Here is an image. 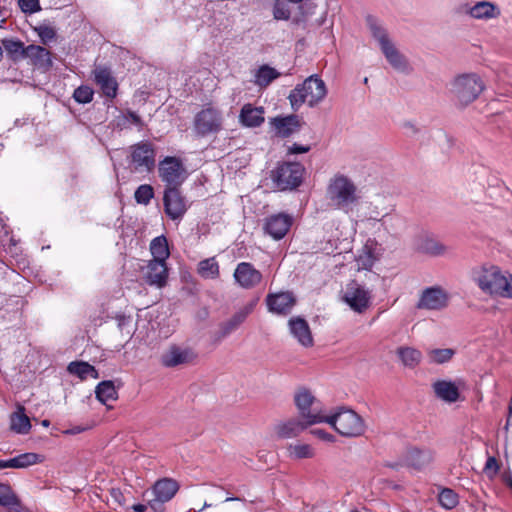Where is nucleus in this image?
I'll use <instances>...</instances> for the list:
<instances>
[{"instance_id": "30", "label": "nucleus", "mask_w": 512, "mask_h": 512, "mask_svg": "<svg viewBox=\"0 0 512 512\" xmlns=\"http://www.w3.org/2000/svg\"><path fill=\"white\" fill-rule=\"evenodd\" d=\"M380 252L377 244L373 241H368L356 258L359 269L369 270L373 267L375 262L379 259Z\"/></svg>"}, {"instance_id": "36", "label": "nucleus", "mask_w": 512, "mask_h": 512, "mask_svg": "<svg viewBox=\"0 0 512 512\" xmlns=\"http://www.w3.org/2000/svg\"><path fill=\"white\" fill-rule=\"evenodd\" d=\"M280 76V73L269 65H262L254 72V84L260 88H266L275 79Z\"/></svg>"}, {"instance_id": "14", "label": "nucleus", "mask_w": 512, "mask_h": 512, "mask_svg": "<svg viewBox=\"0 0 512 512\" xmlns=\"http://www.w3.org/2000/svg\"><path fill=\"white\" fill-rule=\"evenodd\" d=\"M143 280L157 288H162L166 285L168 278V269L166 262L151 259L140 267Z\"/></svg>"}, {"instance_id": "20", "label": "nucleus", "mask_w": 512, "mask_h": 512, "mask_svg": "<svg viewBox=\"0 0 512 512\" xmlns=\"http://www.w3.org/2000/svg\"><path fill=\"white\" fill-rule=\"evenodd\" d=\"M292 225V218L283 213L272 215L266 219L264 230L275 240L282 239Z\"/></svg>"}, {"instance_id": "21", "label": "nucleus", "mask_w": 512, "mask_h": 512, "mask_svg": "<svg viewBox=\"0 0 512 512\" xmlns=\"http://www.w3.org/2000/svg\"><path fill=\"white\" fill-rule=\"evenodd\" d=\"M464 11L471 18L476 20L496 19L501 15L500 8L489 1H478L473 5H465Z\"/></svg>"}, {"instance_id": "2", "label": "nucleus", "mask_w": 512, "mask_h": 512, "mask_svg": "<svg viewBox=\"0 0 512 512\" xmlns=\"http://www.w3.org/2000/svg\"><path fill=\"white\" fill-rule=\"evenodd\" d=\"M327 95L325 82L317 75H311L304 80L302 84L297 85L291 90L288 99L294 111H297L302 105L309 107L318 105Z\"/></svg>"}, {"instance_id": "27", "label": "nucleus", "mask_w": 512, "mask_h": 512, "mask_svg": "<svg viewBox=\"0 0 512 512\" xmlns=\"http://www.w3.org/2000/svg\"><path fill=\"white\" fill-rule=\"evenodd\" d=\"M433 459V452L427 448L412 447L405 454V463L418 470L428 466Z\"/></svg>"}, {"instance_id": "48", "label": "nucleus", "mask_w": 512, "mask_h": 512, "mask_svg": "<svg viewBox=\"0 0 512 512\" xmlns=\"http://www.w3.org/2000/svg\"><path fill=\"white\" fill-rule=\"evenodd\" d=\"M154 196V190L151 185H140L134 194L135 200L139 204L147 205Z\"/></svg>"}, {"instance_id": "47", "label": "nucleus", "mask_w": 512, "mask_h": 512, "mask_svg": "<svg viewBox=\"0 0 512 512\" xmlns=\"http://www.w3.org/2000/svg\"><path fill=\"white\" fill-rule=\"evenodd\" d=\"M18 499L8 484L0 483V506H15Z\"/></svg>"}, {"instance_id": "15", "label": "nucleus", "mask_w": 512, "mask_h": 512, "mask_svg": "<svg viewBox=\"0 0 512 512\" xmlns=\"http://www.w3.org/2000/svg\"><path fill=\"white\" fill-rule=\"evenodd\" d=\"M164 209L173 220L181 219L187 210L184 197L176 187H167L164 192Z\"/></svg>"}, {"instance_id": "52", "label": "nucleus", "mask_w": 512, "mask_h": 512, "mask_svg": "<svg viewBox=\"0 0 512 512\" xmlns=\"http://www.w3.org/2000/svg\"><path fill=\"white\" fill-rule=\"evenodd\" d=\"M35 31L44 44L52 41L56 36L55 29L49 25H40L35 28Z\"/></svg>"}, {"instance_id": "5", "label": "nucleus", "mask_w": 512, "mask_h": 512, "mask_svg": "<svg viewBox=\"0 0 512 512\" xmlns=\"http://www.w3.org/2000/svg\"><path fill=\"white\" fill-rule=\"evenodd\" d=\"M484 90V83L475 73L458 75L451 82L450 92L462 106L475 101Z\"/></svg>"}, {"instance_id": "4", "label": "nucleus", "mask_w": 512, "mask_h": 512, "mask_svg": "<svg viewBox=\"0 0 512 512\" xmlns=\"http://www.w3.org/2000/svg\"><path fill=\"white\" fill-rule=\"evenodd\" d=\"M323 423L329 424L336 432L344 437H359L364 434V420L356 412L341 408L337 412L325 413Z\"/></svg>"}, {"instance_id": "62", "label": "nucleus", "mask_w": 512, "mask_h": 512, "mask_svg": "<svg viewBox=\"0 0 512 512\" xmlns=\"http://www.w3.org/2000/svg\"><path fill=\"white\" fill-rule=\"evenodd\" d=\"M85 429L80 427V426H76L70 430H67L65 433L67 434H77V433H81L83 432Z\"/></svg>"}, {"instance_id": "56", "label": "nucleus", "mask_w": 512, "mask_h": 512, "mask_svg": "<svg viewBox=\"0 0 512 512\" xmlns=\"http://www.w3.org/2000/svg\"><path fill=\"white\" fill-rule=\"evenodd\" d=\"M402 129L407 136H414L419 132V128L413 121H404L402 123Z\"/></svg>"}, {"instance_id": "10", "label": "nucleus", "mask_w": 512, "mask_h": 512, "mask_svg": "<svg viewBox=\"0 0 512 512\" xmlns=\"http://www.w3.org/2000/svg\"><path fill=\"white\" fill-rule=\"evenodd\" d=\"M448 303V292L440 286H432L421 291L416 307L421 310L441 311Z\"/></svg>"}, {"instance_id": "19", "label": "nucleus", "mask_w": 512, "mask_h": 512, "mask_svg": "<svg viewBox=\"0 0 512 512\" xmlns=\"http://www.w3.org/2000/svg\"><path fill=\"white\" fill-rule=\"evenodd\" d=\"M296 303L295 296L291 292L269 293L266 296V304L269 312L285 315L291 312Z\"/></svg>"}, {"instance_id": "51", "label": "nucleus", "mask_w": 512, "mask_h": 512, "mask_svg": "<svg viewBox=\"0 0 512 512\" xmlns=\"http://www.w3.org/2000/svg\"><path fill=\"white\" fill-rule=\"evenodd\" d=\"M93 94L94 92L89 86H80L74 91L73 98L78 103L86 104L92 101Z\"/></svg>"}, {"instance_id": "44", "label": "nucleus", "mask_w": 512, "mask_h": 512, "mask_svg": "<svg viewBox=\"0 0 512 512\" xmlns=\"http://www.w3.org/2000/svg\"><path fill=\"white\" fill-rule=\"evenodd\" d=\"M24 58H30L34 61L35 64L41 63L43 61L50 62L49 52L45 48L37 45L27 46L25 48Z\"/></svg>"}, {"instance_id": "7", "label": "nucleus", "mask_w": 512, "mask_h": 512, "mask_svg": "<svg viewBox=\"0 0 512 512\" xmlns=\"http://www.w3.org/2000/svg\"><path fill=\"white\" fill-rule=\"evenodd\" d=\"M223 126L222 112L213 106H207L199 111L193 121V130L199 137L216 134Z\"/></svg>"}, {"instance_id": "41", "label": "nucleus", "mask_w": 512, "mask_h": 512, "mask_svg": "<svg viewBox=\"0 0 512 512\" xmlns=\"http://www.w3.org/2000/svg\"><path fill=\"white\" fill-rule=\"evenodd\" d=\"M95 394L97 399L103 404L117 399V391L112 381L99 383L96 387Z\"/></svg>"}, {"instance_id": "54", "label": "nucleus", "mask_w": 512, "mask_h": 512, "mask_svg": "<svg viewBox=\"0 0 512 512\" xmlns=\"http://www.w3.org/2000/svg\"><path fill=\"white\" fill-rule=\"evenodd\" d=\"M18 4L25 13H35L41 9L39 0H19Z\"/></svg>"}, {"instance_id": "3", "label": "nucleus", "mask_w": 512, "mask_h": 512, "mask_svg": "<svg viewBox=\"0 0 512 512\" xmlns=\"http://www.w3.org/2000/svg\"><path fill=\"white\" fill-rule=\"evenodd\" d=\"M511 273L494 265L482 266L473 271V280L480 290L490 296L502 297L507 292Z\"/></svg>"}, {"instance_id": "45", "label": "nucleus", "mask_w": 512, "mask_h": 512, "mask_svg": "<svg viewBox=\"0 0 512 512\" xmlns=\"http://www.w3.org/2000/svg\"><path fill=\"white\" fill-rule=\"evenodd\" d=\"M257 304L258 298H253L241 305L232 316L235 317L241 324H243L249 315L253 313Z\"/></svg>"}, {"instance_id": "58", "label": "nucleus", "mask_w": 512, "mask_h": 512, "mask_svg": "<svg viewBox=\"0 0 512 512\" xmlns=\"http://www.w3.org/2000/svg\"><path fill=\"white\" fill-rule=\"evenodd\" d=\"M485 471L487 473H491L492 475L496 474L498 471V464L494 457H489L485 464Z\"/></svg>"}, {"instance_id": "33", "label": "nucleus", "mask_w": 512, "mask_h": 512, "mask_svg": "<svg viewBox=\"0 0 512 512\" xmlns=\"http://www.w3.org/2000/svg\"><path fill=\"white\" fill-rule=\"evenodd\" d=\"M366 25L371 36L378 43L380 50L392 43L387 31L377 18L371 15L367 16Z\"/></svg>"}, {"instance_id": "57", "label": "nucleus", "mask_w": 512, "mask_h": 512, "mask_svg": "<svg viewBox=\"0 0 512 512\" xmlns=\"http://www.w3.org/2000/svg\"><path fill=\"white\" fill-rule=\"evenodd\" d=\"M312 435L316 436L317 438L327 441V442H334L335 438L332 434L327 433L323 429H313L310 431Z\"/></svg>"}, {"instance_id": "24", "label": "nucleus", "mask_w": 512, "mask_h": 512, "mask_svg": "<svg viewBox=\"0 0 512 512\" xmlns=\"http://www.w3.org/2000/svg\"><path fill=\"white\" fill-rule=\"evenodd\" d=\"M291 335L304 347L313 345V337L308 323L301 317H293L288 322Z\"/></svg>"}, {"instance_id": "31", "label": "nucleus", "mask_w": 512, "mask_h": 512, "mask_svg": "<svg viewBox=\"0 0 512 512\" xmlns=\"http://www.w3.org/2000/svg\"><path fill=\"white\" fill-rule=\"evenodd\" d=\"M435 395L448 403L456 402L459 399V390L455 383L446 380H438L433 383Z\"/></svg>"}, {"instance_id": "9", "label": "nucleus", "mask_w": 512, "mask_h": 512, "mask_svg": "<svg viewBox=\"0 0 512 512\" xmlns=\"http://www.w3.org/2000/svg\"><path fill=\"white\" fill-rule=\"evenodd\" d=\"M303 172L300 163H283L272 172V179L280 190L293 189L300 185Z\"/></svg>"}, {"instance_id": "34", "label": "nucleus", "mask_w": 512, "mask_h": 512, "mask_svg": "<svg viewBox=\"0 0 512 512\" xmlns=\"http://www.w3.org/2000/svg\"><path fill=\"white\" fill-rule=\"evenodd\" d=\"M396 355L401 364L413 369L418 366L422 360V353L420 350L411 346H400L396 349Z\"/></svg>"}, {"instance_id": "42", "label": "nucleus", "mask_w": 512, "mask_h": 512, "mask_svg": "<svg viewBox=\"0 0 512 512\" xmlns=\"http://www.w3.org/2000/svg\"><path fill=\"white\" fill-rule=\"evenodd\" d=\"M386 197L378 196L370 203L373 209L370 212V218L374 220H381L391 212V205Z\"/></svg>"}, {"instance_id": "18", "label": "nucleus", "mask_w": 512, "mask_h": 512, "mask_svg": "<svg viewBox=\"0 0 512 512\" xmlns=\"http://www.w3.org/2000/svg\"><path fill=\"white\" fill-rule=\"evenodd\" d=\"M195 358L196 354L190 348L173 345L162 354L161 362L165 367H176L191 363Z\"/></svg>"}, {"instance_id": "32", "label": "nucleus", "mask_w": 512, "mask_h": 512, "mask_svg": "<svg viewBox=\"0 0 512 512\" xmlns=\"http://www.w3.org/2000/svg\"><path fill=\"white\" fill-rule=\"evenodd\" d=\"M366 25L371 36L378 43L380 50L392 43L387 31L377 18L371 15L367 16Z\"/></svg>"}, {"instance_id": "35", "label": "nucleus", "mask_w": 512, "mask_h": 512, "mask_svg": "<svg viewBox=\"0 0 512 512\" xmlns=\"http://www.w3.org/2000/svg\"><path fill=\"white\" fill-rule=\"evenodd\" d=\"M10 428L18 434H27L31 429L29 417L25 414V409L19 406L10 417Z\"/></svg>"}, {"instance_id": "28", "label": "nucleus", "mask_w": 512, "mask_h": 512, "mask_svg": "<svg viewBox=\"0 0 512 512\" xmlns=\"http://www.w3.org/2000/svg\"><path fill=\"white\" fill-rule=\"evenodd\" d=\"M264 120V108L254 107L251 104H245L239 114V122L248 128L259 127Z\"/></svg>"}, {"instance_id": "43", "label": "nucleus", "mask_w": 512, "mask_h": 512, "mask_svg": "<svg viewBox=\"0 0 512 512\" xmlns=\"http://www.w3.org/2000/svg\"><path fill=\"white\" fill-rule=\"evenodd\" d=\"M198 273L205 279L217 278L219 276V265L215 258H208L199 262Z\"/></svg>"}, {"instance_id": "40", "label": "nucleus", "mask_w": 512, "mask_h": 512, "mask_svg": "<svg viewBox=\"0 0 512 512\" xmlns=\"http://www.w3.org/2000/svg\"><path fill=\"white\" fill-rule=\"evenodd\" d=\"M150 251L154 260L166 262L170 254L167 239L164 236L154 238L150 243Z\"/></svg>"}, {"instance_id": "25", "label": "nucleus", "mask_w": 512, "mask_h": 512, "mask_svg": "<svg viewBox=\"0 0 512 512\" xmlns=\"http://www.w3.org/2000/svg\"><path fill=\"white\" fill-rule=\"evenodd\" d=\"M381 51L394 70L403 74H408L411 72L412 69L408 60L399 51L393 42L386 47H383Z\"/></svg>"}, {"instance_id": "60", "label": "nucleus", "mask_w": 512, "mask_h": 512, "mask_svg": "<svg viewBox=\"0 0 512 512\" xmlns=\"http://www.w3.org/2000/svg\"><path fill=\"white\" fill-rule=\"evenodd\" d=\"M127 119L131 123L136 124V125H139L141 123L140 117L136 113H134V112H129L128 115H127Z\"/></svg>"}, {"instance_id": "53", "label": "nucleus", "mask_w": 512, "mask_h": 512, "mask_svg": "<svg viewBox=\"0 0 512 512\" xmlns=\"http://www.w3.org/2000/svg\"><path fill=\"white\" fill-rule=\"evenodd\" d=\"M273 16L276 20H287L290 17V10L284 3L276 2L273 8Z\"/></svg>"}, {"instance_id": "12", "label": "nucleus", "mask_w": 512, "mask_h": 512, "mask_svg": "<svg viewBox=\"0 0 512 512\" xmlns=\"http://www.w3.org/2000/svg\"><path fill=\"white\" fill-rule=\"evenodd\" d=\"M131 169L135 172H148L155 164V154L148 143H138L131 147Z\"/></svg>"}, {"instance_id": "64", "label": "nucleus", "mask_w": 512, "mask_h": 512, "mask_svg": "<svg viewBox=\"0 0 512 512\" xmlns=\"http://www.w3.org/2000/svg\"><path fill=\"white\" fill-rule=\"evenodd\" d=\"M238 500H240V498H238V497H228V498H226L225 501L229 502V501H238Z\"/></svg>"}, {"instance_id": "16", "label": "nucleus", "mask_w": 512, "mask_h": 512, "mask_svg": "<svg viewBox=\"0 0 512 512\" xmlns=\"http://www.w3.org/2000/svg\"><path fill=\"white\" fill-rule=\"evenodd\" d=\"M233 277L235 282L243 289H252L262 281V273L249 262L237 264Z\"/></svg>"}, {"instance_id": "49", "label": "nucleus", "mask_w": 512, "mask_h": 512, "mask_svg": "<svg viewBox=\"0 0 512 512\" xmlns=\"http://www.w3.org/2000/svg\"><path fill=\"white\" fill-rule=\"evenodd\" d=\"M242 324L233 316L228 320L221 323L218 330V338L224 339L234 331H236Z\"/></svg>"}, {"instance_id": "22", "label": "nucleus", "mask_w": 512, "mask_h": 512, "mask_svg": "<svg viewBox=\"0 0 512 512\" xmlns=\"http://www.w3.org/2000/svg\"><path fill=\"white\" fill-rule=\"evenodd\" d=\"M94 81L106 97L114 98L117 94L118 84L111 71L103 66L93 70Z\"/></svg>"}, {"instance_id": "1", "label": "nucleus", "mask_w": 512, "mask_h": 512, "mask_svg": "<svg viewBox=\"0 0 512 512\" xmlns=\"http://www.w3.org/2000/svg\"><path fill=\"white\" fill-rule=\"evenodd\" d=\"M326 197L334 208L345 212H349L359 201L356 185L344 175H336L330 180Z\"/></svg>"}, {"instance_id": "11", "label": "nucleus", "mask_w": 512, "mask_h": 512, "mask_svg": "<svg viewBox=\"0 0 512 512\" xmlns=\"http://www.w3.org/2000/svg\"><path fill=\"white\" fill-rule=\"evenodd\" d=\"M179 489L177 481L171 478L158 480L153 486L154 498L149 501V506L155 512L163 511V504L170 501Z\"/></svg>"}, {"instance_id": "61", "label": "nucleus", "mask_w": 512, "mask_h": 512, "mask_svg": "<svg viewBox=\"0 0 512 512\" xmlns=\"http://www.w3.org/2000/svg\"><path fill=\"white\" fill-rule=\"evenodd\" d=\"M504 298L512 299V274L510 275L507 292L504 294Z\"/></svg>"}, {"instance_id": "63", "label": "nucleus", "mask_w": 512, "mask_h": 512, "mask_svg": "<svg viewBox=\"0 0 512 512\" xmlns=\"http://www.w3.org/2000/svg\"><path fill=\"white\" fill-rule=\"evenodd\" d=\"M132 509L136 512H145L146 506L143 504H136L132 506Z\"/></svg>"}, {"instance_id": "39", "label": "nucleus", "mask_w": 512, "mask_h": 512, "mask_svg": "<svg viewBox=\"0 0 512 512\" xmlns=\"http://www.w3.org/2000/svg\"><path fill=\"white\" fill-rule=\"evenodd\" d=\"M3 49L12 61H18L24 58L25 46L23 42L15 39H2Z\"/></svg>"}, {"instance_id": "23", "label": "nucleus", "mask_w": 512, "mask_h": 512, "mask_svg": "<svg viewBox=\"0 0 512 512\" xmlns=\"http://www.w3.org/2000/svg\"><path fill=\"white\" fill-rule=\"evenodd\" d=\"M44 461V456L34 452L19 454L10 459H0V469H26Z\"/></svg>"}, {"instance_id": "38", "label": "nucleus", "mask_w": 512, "mask_h": 512, "mask_svg": "<svg viewBox=\"0 0 512 512\" xmlns=\"http://www.w3.org/2000/svg\"><path fill=\"white\" fill-rule=\"evenodd\" d=\"M67 370L69 373L78 376L81 380H85L89 377L93 379H97L99 377L94 366L87 362H71L68 365Z\"/></svg>"}, {"instance_id": "26", "label": "nucleus", "mask_w": 512, "mask_h": 512, "mask_svg": "<svg viewBox=\"0 0 512 512\" xmlns=\"http://www.w3.org/2000/svg\"><path fill=\"white\" fill-rule=\"evenodd\" d=\"M418 252L430 256H443L447 253L448 247L430 235H420L415 243Z\"/></svg>"}, {"instance_id": "13", "label": "nucleus", "mask_w": 512, "mask_h": 512, "mask_svg": "<svg viewBox=\"0 0 512 512\" xmlns=\"http://www.w3.org/2000/svg\"><path fill=\"white\" fill-rule=\"evenodd\" d=\"M185 169L175 157H166L159 164V175L168 187H177L185 178Z\"/></svg>"}, {"instance_id": "8", "label": "nucleus", "mask_w": 512, "mask_h": 512, "mask_svg": "<svg viewBox=\"0 0 512 512\" xmlns=\"http://www.w3.org/2000/svg\"><path fill=\"white\" fill-rule=\"evenodd\" d=\"M341 300L357 313H364L371 304V291L356 281L349 282L342 291Z\"/></svg>"}, {"instance_id": "6", "label": "nucleus", "mask_w": 512, "mask_h": 512, "mask_svg": "<svg viewBox=\"0 0 512 512\" xmlns=\"http://www.w3.org/2000/svg\"><path fill=\"white\" fill-rule=\"evenodd\" d=\"M294 402L299 416L307 420L308 424L323 423L326 410L319 405V401L310 390L304 387L299 388L295 392Z\"/></svg>"}, {"instance_id": "37", "label": "nucleus", "mask_w": 512, "mask_h": 512, "mask_svg": "<svg viewBox=\"0 0 512 512\" xmlns=\"http://www.w3.org/2000/svg\"><path fill=\"white\" fill-rule=\"evenodd\" d=\"M286 449L288 457L294 460L310 459L315 456V449L306 443H291Z\"/></svg>"}, {"instance_id": "29", "label": "nucleus", "mask_w": 512, "mask_h": 512, "mask_svg": "<svg viewBox=\"0 0 512 512\" xmlns=\"http://www.w3.org/2000/svg\"><path fill=\"white\" fill-rule=\"evenodd\" d=\"M271 125L275 129L276 135L280 137H288L299 130L300 121L297 116L290 115L272 119Z\"/></svg>"}, {"instance_id": "46", "label": "nucleus", "mask_w": 512, "mask_h": 512, "mask_svg": "<svg viewBox=\"0 0 512 512\" xmlns=\"http://www.w3.org/2000/svg\"><path fill=\"white\" fill-rule=\"evenodd\" d=\"M439 503L442 507L446 509H453L458 505V495L449 488H444L439 494L438 497Z\"/></svg>"}, {"instance_id": "55", "label": "nucleus", "mask_w": 512, "mask_h": 512, "mask_svg": "<svg viewBox=\"0 0 512 512\" xmlns=\"http://www.w3.org/2000/svg\"><path fill=\"white\" fill-rule=\"evenodd\" d=\"M111 500L119 506H124L125 497L123 492L119 488H111L109 491Z\"/></svg>"}, {"instance_id": "50", "label": "nucleus", "mask_w": 512, "mask_h": 512, "mask_svg": "<svg viewBox=\"0 0 512 512\" xmlns=\"http://www.w3.org/2000/svg\"><path fill=\"white\" fill-rule=\"evenodd\" d=\"M454 355V351L449 348L434 349L429 353L432 362L442 364L448 362Z\"/></svg>"}, {"instance_id": "59", "label": "nucleus", "mask_w": 512, "mask_h": 512, "mask_svg": "<svg viewBox=\"0 0 512 512\" xmlns=\"http://www.w3.org/2000/svg\"><path fill=\"white\" fill-rule=\"evenodd\" d=\"M309 149H310L309 146H301V145H298V144H293L289 148V152L292 153V154L306 153V152L309 151Z\"/></svg>"}, {"instance_id": "17", "label": "nucleus", "mask_w": 512, "mask_h": 512, "mask_svg": "<svg viewBox=\"0 0 512 512\" xmlns=\"http://www.w3.org/2000/svg\"><path fill=\"white\" fill-rule=\"evenodd\" d=\"M311 425L300 416L292 417L278 422L274 426V433L281 439L295 438Z\"/></svg>"}]
</instances>
